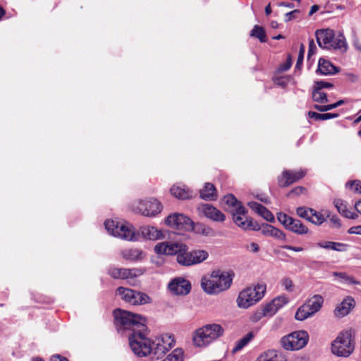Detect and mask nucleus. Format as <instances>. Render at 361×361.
I'll return each mask as SVG.
<instances>
[{
    "label": "nucleus",
    "mask_w": 361,
    "mask_h": 361,
    "mask_svg": "<svg viewBox=\"0 0 361 361\" xmlns=\"http://www.w3.org/2000/svg\"><path fill=\"white\" fill-rule=\"evenodd\" d=\"M177 262L182 266H192L191 251L188 252V247L185 245L184 250H181L176 257Z\"/></svg>",
    "instance_id": "7c9ffc66"
},
{
    "label": "nucleus",
    "mask_w": 361,
    "mask_h": 361,
    "mask_svg": "<svg viewBox=\"0 0 361 361\" xmlns=\"http://www.w3.org/2000/svg\"><path fill=\"white\" fill-rule=\"evenodd\" d=\"M348 233L350 234L361 235V225L350 228Z\"/></svg>",
    "instance_id": "680f3d73"
},
{
    "label": "nucleus",
    "mask_w": 361,
    "mask_h": 361,
    "mask_svg": "<svg viewBox=\"0 0 361 361\" xmlns=\"http://www.w3.org/2000/svg\"><path fill=\"white\" fill-rule=\"evenodd\" d=\"M248 206L267 221L272 222L274 221V216L272 213L258 202H248Z\"/></svg>",
    "instance_id": "5701e85b"
},
{
    "label": "nucleus",
    "mask_w": 361,
    "mask_h": 361,
    "mask_svg": "<svg viewBox=\"0 0 361 361\" xmlns=\"http://www.w3.org/2000/svg\"><path fill=\"white\" fill-rule=\"evenodd\" d=\"M354 350V343L350 334L345 331L341 332L331 344V351L338 357H347Z\"/></svg>",
    "instance_id": "423d86ee"
},
{
    "label": "nucleus",
    "mask_w": 361,
    "mask_h": 361,
    "mask_svg": "<svg viewBox=\"0 0 361 361\" xmlns=\"http://www.w3.org/2000/svg\"><path fill=\"white\" fill-rule=\"evenodd\" d=\"M267 317V314H265V312L262 308V307H261L260 308L257 309L254 313L251 316V320L252 322H259L261 319H262L263 317Z\"/></svg>",
    "instance_id": "3c124183"
},
{
    "label": "nucleus",
    "mask_w": 361,
    "mask_h": 361,
    "mask_svg": "<svg viewBox=\"0 0 361 361\" xmlns=\"http://www.w3.org/2000/svg\"><path fill=\"white\" fill-rule=\"evenodd\" d=\"M312 209L305 207H298L296 210L297 214L302 218L306 219L309 221Z\"/></svg>",
    "instance_id": "09e8293b"
},
{
    "label": "nucleus",
    "mask_w": 361,
    "mask_h": 361,
    "mask_svg": "<svg viewBox=\"0 0 361 361\" xmlns=\"http://www.w3.org/2000/svg\"><path fill=\"white\" fill-rule=\"evenodd\" d=\"M262 307L267 317H271L278 312L277 309L276 308V305L272 300Z\"/></svg>",
    "instance_id": "49530a36"
},
{
    "label": "nucleus",
    "mask_w": 361,
    "mask_h": 361,
    "mask_svg": "<svg viewBox=\"0 0 361 361\" xmlns=\"http://www.w3.org/2000/svg\"><path fill=\"white\" fill-rule=\"evenodd\" d=\"M281 283L286 290L288 292L293 291L294 285L293 281L289 277L283 278L281 281Z\"/></svg>",
    "instance_id": "8fccbe9b"
},
{
    "label": "nucleus",
    "mask_w": 361,
    "mask_h": 361,
    "mask_svg": "<svg viewBox=\"0 0 361 361\" xmlns=\"http://www.w3.org/2000/svg\"><path fill=\"white\" fill-rule=\"evenodd\" d=\"M152 302V298L145 293L135 290V294L132 296L130 304L133 305H142L149 304Z\"/></svg>",
    "instance_id": "c85d7f7f"
},
{
    "label": "nucleus",
    "mask_w": 361,
    "mask_h": 361,
    "mask_svg": "<svg viewBox=\"0 0 361 361\" xmlns=\"http://www.w3.org/2000/svg\"><path fill=\"white\" fill-rule=\"evenodd\" d=\"M355 306V300L351 297L345 298L335 309L334 314L338 317L346 316Z\"/></svg>",
    "instance_id": "6ab92c4d"
},
{
    "label": "nucleus",
    "mask_w": 361,
    "mask_h": 361,
    "mask_svg": "<svg viewBox=\"0 0 361 361\" xmlns=\"http://www.w3.org/2000/svg\"><path fill=\"white\" fill-rule=\"evenodd\" d=\"M257 231H260L264 235L273 237L279 240L285 241L286 239V234L282 231L268 224H262Z\"/></svg>",
    "instance_id": "a211bd4d"
},
{
    "label": "nucleus",
    "mask_w": 361,
    "mask_h": 361,
    "mask_svg": "<svg viewBox=\"0 0 361 361\" xmlns=\"http://www.w3.org/2000/svg\"><path fill=\"white\" fill-rule=\"evenodd\" d=\"M168 289L173 295L184 296L191 290L190 282L183 277H176L171 280L168 284Z\"/></svg>",
    "instance_id": "f8f14e48"
},
{
    "label": "nucleus",
    "mask_w": 361,
    "mask_h": 361,
    "mask_svg": "<svg viewBox=\"0 0 361 361\" xmlns=\"http://www.w3.org/2000/svg\"><path fill=\"white\" fill-rule=\"evenodd\" d=\"M184 352L183 349L177 348L173 350L167 357L161 361H183Z\"/></svg>",
    "instance_id": "e433bc0d"
},
{
    "label": "nucleus",
    "mask_w": 361,
    "mask_h": 361,
    "mask_svg": "<svg viewBox=\"0 0 361 361\" xmlns=\"http://www.w3.org/2000/svg\"><path fill=\"white\" fill-rule=\"evenodd\" d=\"M108 273L115 279H128L127 268L111 267Z\"/></svg>",
    "instance_id": "72a5a7b5"
},
{
    "label": "nucleus",
    "mask_w": 361,
    "mask_h": 361,
    "mask_svg": "<svg viewBox=\"0 0 361 361\" xmlns=\"http://www.w3.org/2000/svg\"><path fill=\"white\" fill-rule=\"evenodd\" d=\"M250 35L257 38L261 42H265L267 41L265 31L261 26L255 25L251 30Z\"/></svg>",
    "instance_id": "58836bf2"
},
{
    "label": "nucleus",
    "mask_w": 361,
    "mask_h": 361,
    "mask_svg": "<svg viewBox=\"0 0 361 361\" xmlns=\"http://www.w3.org/2000/svg\"><path fill=\"white\" fill-rule=\"evenodd\" d=\"M314 87L322 90L323 88H331L333 85L326 81H317L315 82Z\"/></svg>",
    "instance_id": "13d9d810"
},
{
    "label": "nucleus",
    "mask_w": 361,
    "mask_h": 361,
    "mask_svg": "<svg viewBox=\"0 0 361 361\" xmlns=\"http://www.w3.org/2000/svg\"><path fill=\"white\" fill-rule=\"evenodd\" d=\"M166 224L173 228L191 230L193 222L183 214L174 213L169 215L166 219Z\"/></svg>",
    "instance_id": "ddd939ff"
},
{
    "label": "nucleus",
    "mask_w": 361,
    "mask_h": 361,
    "mask_svg": "<svg viewBox=\"0 0 361 361\" xmlns=\"http://www.w3.org/2000/svg\"><path fill=\"white\" fill-rule=\"evenodd\" d=\"M316 50H317V47L315 45L314 39H311L309 41V49H308V54H307L308 59H310L311 56L314 55L316 53Z\"/></svg>",
    "instance_id": "4d7b16f0"
},
{
    "label": "nucleus",
    "mask_w": 361,
    "mask_h": 361,
    "mask_svg": "<svg viewBox=\"0 0 361 361\" xmlns=\"http://www.w3.org/2000/svg\"><path fill=\"white\" fill-rule=\"evenodd\" d=\"M171 194L179 200H185L192 197V191L183 185H174L171 188Z\"/></svg>",
    "instance_id": "412c9836"
},
{
    "label": "nucleus",
    "mask_w": 361,
    "mask_h": 361,
    "mask_svg": "<svg viewBox=\"0 0 361 361\" xmlns=\"http://www.w3.org/2000/svg\"><path fill=\"white\" fill-rule=\"evenodd\" d=\"M145 271L146 269L142 267L127 269L128 279L139 277L143 275L145 273Z\"/></svg>",
    "instance_id": "37998d69"
},
{
    "label": "nucleus",
    "mask_w": 361,
    "mask_h": 361,
    "mask_svg": "<svg viewBox=\"0 0 361 361\" xmlns=\"http://www.w3.org/2000/svg\"><path fill=\"white\" fill-rule=\"evenodd\" d=\"M334 31L331 29L317 30L315 33L319 46L322 49H331L333 44H330V39H334Z\"/></svg>",
    "instance_id": "f3484780"
},
{
    "label": "nucleus",
    "mask_w": 361,
    "mask_h": 361,
    "mask_svg": "<svg viewBox=\"0 0 361 361\" xmlns=\"http://www.w3.org/2000/svg\"><path fill=\"white\" fill-rule=\"evenodd\" d=\"M317 72L324 75H334L338 72V68L333 65L329 61L320 59L319 60Z\"/></svg>",
    "instance_id": "4be33fe9"
},
{
    "label": "nucleus",
    "mask_w": 361,
    "mask_h": 361,
    "mask_svg": "<svg viewBox=\"0 0 361 361\" xmlns=\"http://www.w3.org/2000/svg\"><path fill=\"white\" fill-rule=\"evenodd\" d=\"M329 216L330 212L328 210L322 214L312 209L309 221L315 225L320 226L326 221V219Z\"/></svg>",
    "instance_id": "c756f323"
},
{
    "label": "nucleus",
    "mask_w": 361,
    "mask_h": 361,
    "mask_svg": "<svg viewBox=\"0 0 361 361\" xmlns=\"http://www.w3.org/2000/svg\"><path fill=\"white\" fill-rule=\"evenodd\" d=\"M308 116L310 118L316 120H328L338 117V114L332 113L319 114L314 111H309Z\"/></svg>",
    "instance_id": "a19ab883"
},
{
    "label": "nucleus",
    "mask_w": 361,
    "mask_h": 361,
    "mask_svg": "<svg viewBox=\"0 0 361 361\" xmlns=\"http://www.w3.org/2000/svg\"><path fill=\"white\" fill-rule=\"evenodd\" d=\"M291 66V62L290 60H288L286 63L282 64L279 67V71L281 72H284L288 71Z\"/></svg>",
    "instance_id": "69168bd1"
},
{
    "label": "nucleus",
    "mask_w": 361,
    "mask_h": 361,
    "mask_svg": "<svg viewBox=\"0 0 361 361\" xmlns=\"http://www.w3.org/2000/svg\"><path fill=\"white\" fill-rule=\"evenodd\" d=\"M224 334L223 326L216 323L204 325L192 334V343L194 347L205 348L222 337Z\"/></svg>",
    "instance_id": "20e7f679"
},
{
    "label": "nucleus",
    "mask_w": 361,
    "mask_h": 361,
    "mask_svg": "<svg viewBox=\"0 0 361 361\" xmlns=\"http://www.w3.org/2000/svg\"><path fill=\"white\" fill-rule=\"evenodd\" d=\"M50 361H68L66 357H61L59 355H53Z\"/></svg>",
    "instance_id": "774afa93"
},
{
    "label": "nucleus",
    "mask_w": 361,
    "mask_h": 361,
    "mask_svg": "<svg viewBox=\"0 0 361 361\" xmlns=\"http://www.w3.org/2000/svg\"><path fill=\"white\" fill-rule=\"evenodd\" d=\"M252 338L253 334L252 333L250 332L246 334L240 340L237 341L231 350L232 353L235 354L237 352L241 350L245 346H246L249 343V342L252 340Z\"/></svg>",
    "instance_id": "473e14b6"
},
{
    "label": "nucleus",
    "mask_w": 361,
    "mask_h": 361,
    "mask_svg": "<svg viewBox=\"0 0 361 361\" xmlns=\"http://www.w3.org/2000/svg\"><path fill=\"white\" fill-rule=\"evenodd\" d=\"M347 248L348 245L341 243L334 242V245L332 246V250L338 252H345L347 250Z\"/></svg>",
    "instance_id": "6e6d98bb"
},
{
    "label": "nucleus",
    "mask_w": 361,
    "mask_h": 361,
    "mask_svg": "<svg viewBox=\"0 0 361 361\" xmlns=\"http://www.w3.org/2000/svg\"><path fill=\"white\" fill-rule=\"evenodd\" d=\"M305 191V188L301 186H298L293 190H291L287 195L288 197L291 196H298L301 194H302Z\"/></svg>",
    "instance_id": "5fc2aeb1"
},
{
    "label": "nucleus",
    "mask_w": 361,
    "mask_h": 361,
    "mask_svg": "<svg viewBox=\"0 0 361 361\" xmlns=\"http://www.w3.org/2000/svg\"><path fill=\"white\" fill-rule=\"evenodd\" d=\"M313 316L306 304L301 305L296 311L295 318L298 321H303Z\"/></svg>",
    "instance_id": "f704fd0d"
},
{
    "label": "nucleus",
    "mask_w": 361,
    "mask_h": 361,
    "mask_svg": "<svg viewBox=\"0 0 361 361\" xmlns=\"http://www.w3.org/2000/svg\"><path fill=\"white\" fill-rule=\"evenodd\" d=\"M192 229L204 235H210L213 233L211 228L203 224H197L195 226L193 224Z\"/></svg>",
    "instance_id": "a18cd8bd"
},
{
    "label": "nucleus",
    "mask_w": 361,
    "mask_h": 361,
    "mask_svg": "<svg viewBox=\"0 0 361 361\" xmlns=\"http://www.w3.org/2000/svg\"><path fill=\"white\" fill-rule=\"evenodd\" d=\"M272 301L276 305L277 310H279L288 302V298L286 295H281L274 298Z\"/></svg>",
    "instance_id": "de8ad7c7"
},
{
    "label": "nucleus",
    "mask_w": 361,
    "mask_h": 361,
    "mask_svg": "<svg viewBox=\"0 0 361 361\" xmlns=\"http://www.w3.org/2000/svg\"><path fill=\"white\" fill-rule=\"evenodd\" d=\"M255 361H284L283 357L275 350H269L261 353Z\"/></svg>",
    "instance_id": "cd10ccee"
},
{
    "label": "nucleus",
    "mask_w": 361,
    "mask_h": 361,
    "mask_svg": "<svg viewBox=\"0 0 361 361\" xmlns=\"http://www.w3.org/2000/svg\"><path fill=\"white\" fill-rule=\"evenodd\" d=\"M245 208L243 206H238V208L233 212V219L235 224L244 230L257 231L259 226L254 223L251 219L246 217L245 216Z\"/></svg>",
    "instance_id": "9b49d317"
},
{
    "label": "nucleus",
    "mask_w": 361,
    "mask_h": 361,
    "mask_svg": "<svg viewBox=\"0 0 361 361\" xmlns=\"http://www.w3.org/2000/svg\"><path fill=\"white\" fill-rule=\"evenodd\" d=\"M175 345V339L173 336L171 334H163L151 341L152 350L150 355L156 359H159L164 356L169 350Z\"/></svg>",
    "instance_id": "6e6552de"
},
{
    "label": "nucleus",
    "mask_w": 361,
    "mask_h": 361,
    "mask_svg": "<svg viewBox=\"0 0 361 361\" xmlns=\"http://www.w3.org/2000/svg\"><path fill=\"white\" fill-rule=\"evenodd\" d=\"M277 219L287 230L295 234L305 235L309 233L308 228L299 219H293L284 213H279Z\"/></svg>",
    "instance_id": "9d476101"
},
{
    "label": "nucleus",
    "mask_w": 361,
    "mask_h": 361,
    "mask_svg": "<svg viewBox=\"0 0 361 361\" xmlns=\"http://www.w3.org/2000/svg\"><path fill=\"white\" fill-rule=\"evenodd\" d=\"M234 274L232 271L214 270L201 279V288L209 295H218L231 286Z\"/></svg>",
    "instance_id": "7ed1b4c3"
},
{
    "label": "nucleus",
    "mask_w": 361,
    "mask_h": 361,
    "mask_svg": "<svg viewBox=\"0 0 361 361\" xmlns=\"http://www.w3.org/2000/svg\"><path fill=\"white\" fill-rule=\"evenodd\" d=\"M248 249L252 252H257L259 250V247L256 243H251L248 247Z\"/></svg>",
    "instance_id": "338daca9"
},
{
    "label": "nucleus",
    "mask_w": 361,
    "mask_h": 361,
    "mask_svg": "<svg viewBox=\"0 0 361 361\" xmlns=\"http://www.w3.org/2000/svg\"><path fill=\"white\" fill-rule=\"evenodd\" d=\"M266 286L257 284L255 287H248L240 292L237 298V305L240 308L247 309L259 301L264 296Z\"/></svg>",
    "instance_id": "39448f33"
},
{
    "label": "nucleus",
    "mask_w": 361,
    "mask_h": 361,
    "mask_svg": "<svg viewBox=\"0 0 361 361\" xmlns=\"http://www.w3.org/2000/svg\"><path fill=\"white\" fill-rule=\"evenodd\" d=\"M333 275L340 279V282L345 284H360V281L345 272H334Z\"/></svg>",
    "instance_id": "4c0bfd02"
},
{
    "label": "nucleus",
    "mask_w": 361,
    "mask_h": 361,
    "mask_svg": "<svg viewBox=\"0 0 361 361\" xmlns=\"http://www.w3.org/2000/svg\"><path fill=\"white\" fill-rule=\"evenodd\" d=\"M305 174L306 171L303 169L298 171L284 170L281 176L278 178L279 185L283 188L287 187L303 178Z\"/></svg>",
    "instance_id": "2eb2a0df"
},
{
    "label": "nucleus",
    "mask_w": 361,
    "mask_h": 361,
    "mask_svg": "<svg viewBox=\"0 0 361 361\" xmlns=\"http://www.w3.org/2000/svg\"><path fill=\"white\" fill-rule=\"evenodd\" d=\"M282 247L294 252H302L303 250V248L302 247H295L292 245H284L282 246Z\"/></svg>",
    "instance_id": "0e129e2a"
},
{
    "label": "nucleus",
    "mask_w": 361,
    "mask_h": 361,
    "mask_svg": "<svg viewBox=\"0 0 361 361\" xmlns=\"http://www.w3.org/2000/svg\"><path fill=\"white\" fill-rule=\"evenodd\" d=\"M135 290L128 288L119 287L116 290V294L120 295L122 300L130 303L132 296L135 294Z\"/></svg>",
    "instance_id": "c9c22d12"
},
{
    "label": "nucleus",
    "mask_w": 361,
    "mask_h": 361,
    "mask_svg": "<svg viewBox=\"0 0 361 361\" xmlns=\"http://www.w3.org/2000/svg\"><path fill=\"white\" fill-rule=\"evenodd\" d=\"M200 215H202L214 221L222 222L225 220V215L218 209L209 204H202L197 207Z\"/></svg>",
    "instance_id": "dca6fc26"
},
{
    "label": "nucleus",
    "mask_w": 361,
    "mask_h": 361,
    "mask_svg": "<svg viewBox=\"0 0 361 361\" xmlns=\"http://www.w3.org/2000/svg\"><path fill=\"white\" fill-rule=\"evenodd\" d=\"M209 254L203 250H194L191 251L192 266L200 264L208 258Z\"/></svg>",
    "instance_id": "2f4dec72"
},
{
    "label": "nucleus",
    "mask_w": 361,
    "mask_h": 361,
    "mask_svg": "<svg viewBox=\"0 0 361 361\" xmlns=\"http://www.w3.org/2000/svg\"><path fill=\"white\" fill-rule=\"evenodd\" d=\"M223 202L232 207L231 212H234L235 209L238 208V206H243L240 202H238L235 197L233 195H225L223 198Z\"/></svg>",
    "instance_id": "ea45409f"
},
{
    "label": "nucleus",
    "mask_w": 361,
    "mask_h": 361,
    "mask_svg": "<svg viewBox=\"0 0 361 361\" xmlns=\"http://www.w3.org/2000/svg\"><path fill=\"white\" fill-rule=\"evenodd\" d=\"M317 245L322 248L332 250V246L334 245V242H332V241L319 242L317 243Z\"/></svg>",
    "instance_id": "052dcab7"
},
{
    "label": "nucleus",
    "mask_w": 361,
    "mask_h": 361,
    "mask_svg": "<svg viewBox=\"0 0 361 361\" xmlns=\"http://www.w3.org/2000/svg\"><path fill=\"white\" fill-rule=\"evenodd\" d=\"M323 303L324 299L320 295H314L305 302L313 315L321 310Z\"/></svg>",
    "instance_id": "bb28decb"
},
{
    "label": "nucleus",
    "mask_w": 361,
    "mask_h": 361,
    "mask_svg": "<svg viewBox=\"0 0 361 361\" xmlns=\"http://www.w3.org/2000/svg\"><path fill=\"white\" fill-rule=\"evenodd\" d=\"M330 221L332 224V226L335 228H340L341 226V223L340 219L336 215H332L329 216Z\"/></svg>",
    "instance_id": "bf43d9fd"
},
{
    "label": "nucleus",
    "mask_w": 361,
    "mask_h": 361,
    "mask_svg": "<svg viewBox=\"0 0 361 361\" xmlns=\"http://www.w3.org/2000/svg\"><path fill=\"white\" fill-rule=\"evenodd\" d=\"M121 255L124 259L133 262H140L145 257V252L142 250L137 248L122 250L121 251Z\"/></svg>",
    "instance_id": "aec40b11"
},
{
    "label": "nucleus",
    "mask_w": 361,
    "mask_h": 361,
    "mask_svg": "<svg viewBox=\"0 0 361 361\" xmlns=\"http://www.w3.org/2000/svg\"><path fill=\"white\" fill-rule=\"evenodd\" d=\"M345 188L353 192L361 194V181L360 180L348 181L345 183Z\"/></svg>",
    "instance_id": "c03bdc74"
},
{
    "label": "nucleus",
    "mask_w": 361,
    "mask_h": 361,
    "mask_svg": "<svg viewBox=\"0 0 361 361\" xmlns=\"http://www.w3.org/2000/svg\"><path fill=\"white\" fill-rule=\"evenodd\" d=\"M185 245L176 242H161L157 243L154 247V252L158 255H173L180 253L184 250Z\"/></svg>",
    "instance_id": "4468645a"
},
{
    "label": "nucleus",
    "mask_w": 361,
    "mask_h": 361,
    "mask_svg": "<svg viewBox=\"0 0 361 361\" xmlns=\"http://www.w3.org/2000/svg\"><path fill=\"white\" fill-rule=\"evenodd\" d=\"M163 206L161 203L155 198L140 200L135 207V210L149 217L157 216L161 212Z\"/></svg>",
    "instance_id": "1a4fd4ad"
},
{
    "label": "nucleus",
    "mask_w": 361,
    "mask_h": 361,
    "mask_svg": "<svg viewBox=\"0 0 361 361\" xmlns=\"http://www.w3.org/2000/svg\"><path fill=\"white\" fill-rule=\"evenodd\" d=\"M330 44H333L331 49L339 50L341 52H345L348 48L347 42L342 33L334 34V39H330Z\"/></svg>",
    "instance_id": "a878e982"
},
{
    "label": "nucleus",
    "mask_w": 361,
    "mask_h": 361,
    "mask_svg": "<svg viewBox=\"0 0 361 361\" xmlns=\"http://www.w3.org/2000/svg\"><path fill=\"white\" fill-rule=\"evenodd\" d=\"M312 99L314 102L322 104L326 103L328 102L326 93L317 88L316 87H314V90L312 92Z\"/></svg>",
    "instance_id": "79ce46f5"
},
{
    "label": "nucleus",
    "mask_w": 361,
    "mask_h": 361,
    "mask_svg": "<svg viewBox=\"0 0 361 361\" xmlns=\"http://www.w3.org/2000/svg\"><path fill=\"white\" fill-rule=\"evenodd\" d=\"M104 226L109 234L128 241H139L141 238L156 240L164 237L161 230L152 226H141L137 232L128 223H121L116 220H106Z\"/></svg>",
    "instance_id": "f03ea898"
},
{
    "label": "nucleus",
    "mask_w": 361,
    "mask_h": 361,
    "mask_svg": "<svg viewBox=\"0 0 361 361\" xmlns=\"http://www.w3.org/2000/svg\"><path fill=\"white\" fill-rule=\"evenodd\" d=\"M200 197L204 200H215L217 198V192L215 186L210 183H206L203 188L200 191Z\"/></svg>",
    "instance_id": "393cba45"
},
{
    "label": "nucleus",
    "mask_w": 361,
    "mask_h": 361,
    "mask_svg": "<svg viewBox=\"0 0 361 361\" xmlns=\"http://www.w3.org/2000/svg\"><path fill=\"white\" fill-rule=\"evenodd\" d=\"M290 78L289 76L275 77L274 78V82L278 86L285 87L290 80Z\"/></svg>",
    "instance_id": "603ef678"
},
{
    "label": "nucleus",
    "mask_w": 361,
    "mask_h": 361,
    "mask_svg": "<svg viewBox=\"0 0 361 361\" xmlns=\"http://www.w3.org/2000/svg\"><path fill=\"white\" fill-rule=\"evenodd\" d=\"M305 47L303 44H301L300 46V51L298 54V61L295 65V68H300L302 66V61L304 59V54H305Z\"/></svg>",
    "instance_id": "864d4df0"
},
{
    "label": "nucleus",
    "mask_w": 361,
    "mask_h": 361,
    "mask_svg": "<svg viewBox=\"0 0 361 361\" xmlns=\"http://www.w3.org/2000/svg\"><path fill=\"white\" fill-rule=\"evenodd\" d=\"M299 13V10H297V9L293 10L290 12L286 13V16H285V18H286L285 20L290 21L292 19H294L295 18V13Z\"/></svg>",
    "instance_id": "e2e57ef3"
},
{
    "label": "nucleus",
    "mask_w": 361,
    "mask_h": 361,
    "mask_svg": "<svg viewBox=\"0 0 361 361\" xmlns=\"http://www.w3.org/2000/svg\"><path fill=\"white\" fill-rule=\"evenodd\" d=\"M334 204L335 207L337 209L339 214H341L343 216L350 219H355L357 218L358 215L357 213L351 212L348 209L347 204L341 199H336L334 201Z\"/></svg>",
    "instance_id": "b1692460"
},
{
    "label": "nucleus",
    "mask_w": 361,
    "mask_h": 361,
    "mask_svg": "<svg viewBox=\"0 0 361 361\" xmlns=\"http://www.w3.org/2000/svg\"><path fill=\"white\" fill-rule=\"evenodd\" d=\"M116 325L118 331L130 330L128 336L131 350L137 357L150 355L151 340L147 338L148 331L145 319L140 315L118 309L114 312Z\"/></svg>",
    "instance_id": "f257e3e1"
},
{
    "label": "nucleus",
    "mask_w": 361,
    "mask_h": 361,
    "mask_svg": "<svg viewBox=\"0 0 361 361\" xmlns=\"http://www.w3.org/2000/svg\"><path fill=\"white\" fill-rule=\"evenodd\" d=\"M309 340L306 331H294L281 340L282 347L287 350H298L304 348Z\"/></svg>",
    "instance_id": "0eeeda50"
}]
</instances>
